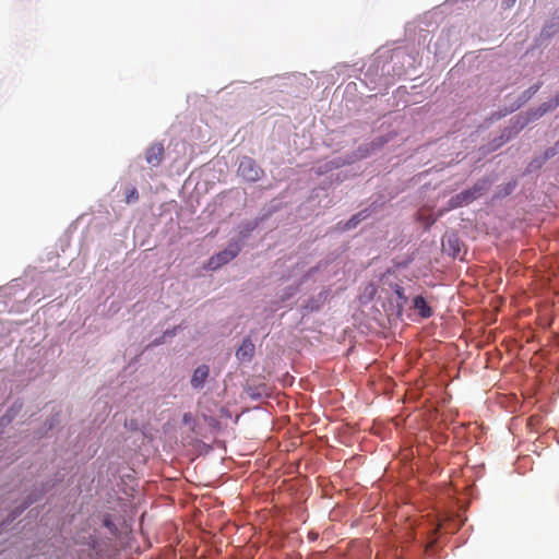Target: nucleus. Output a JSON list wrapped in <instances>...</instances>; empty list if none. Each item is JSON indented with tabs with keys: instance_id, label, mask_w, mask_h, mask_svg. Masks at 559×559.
I'll return each instance as SVG.
<instances>
[{
	"instance_id": "12",
	"label": "nucleus",
	"mask_w": 559,
	"mask_h": 559,
	"mask_svg": "<svg viewBox=\"0 0 559 559\" xmlns=\"http://www.w3.org/2000/svg\"><path fill=\"white\" fill-rule=\"evenodd\" d=\"M127 203L134 202L138 200V191L135 188L126 191Z\"/></svg>"
},
{
	"instance_id": "16",
	"label": "nucleus",
	"mask_w": 559,
	"mask_h": 559,
	"mask_svg": "<svg viewBox=\"0 0 559 559\" xmlns=\"http://www.w3.org/2000/svg\"><path fill=\"white\" fill-rule=\"evenodd\" d=\"M514 187H515V183H508L504 194L507 195V194L511 193L512 190L514 189Z\"/></svg>"
},
{
	"instance_id": "1",
	"label": "nucleus",
	"mask_w": 559,
	"mask_h": 559,
	"mask_svg": "<svg viewBox=\"0 0 559 559\" xmlns=\"http://www.w3.org/2000/svg\"><path fill=\"white\" fill-rule=\"evenodd\" d=\"M490 187V181L483 179L477 181L471 189L464 190L449 200L448 210L465 206L481 197Z\"/></svg>"
},
{
	"instance_id": "15",
	"label": "nucleus",
	"mask_w": 559,
	"mask_h": 559,
	"mask_svg": "<svg viewBox=\"0 0 559 559\" xmlns=\"http://www.w3.org/2000/svg\"><path fill=\"white\" fill-rule=\"evenodd\" d=\"M515 2H516V0H503V3H502V4H503V7H504L506 9H509V8H511Z\"/></svg>"
},
{
	"instance_id": "7",
	"label": "nucleus",
	"mask_w": 559,
	"mask_h": 559,
	"mask_svg": "<svg viewBox=\"0 0 559 559\" xmlns=\"http://www.w3.org/2000/svg\"><path fill=\"white\" fill-rule=\"evenodd\" d=\"M103 524L105 527L108 528L110 535L119 538L121 544H127L130 533V528L128 525H124L123 528L118 533L116 525L114 524L109 516L104 518Z\"/></svg>"
},
{
	"instance_id": "17",
	"label": "nucleus",
	"mask_w": 559,
	"mask_h": 559,
	"mask_svg": "<svg viewBox=\"0 0 559 559\" xmlns=\"http://www.w3.org/2000/svg\"><path fill=\"white\" fill-rule=\"evenodd\" d=\"M126 426H129V427H130V429H132V430H136V426H135V424L133 423V420H130L129 423L127 421V423H126Z\"/></svg>"
},
{
	"instance_id": "6",
	"label": "nucleus",
	"mask_w": 559,
	"mask_h": 559,
	"mask_svg": "<svg viewBox=\"0 0 559 559\" xmlns=\"http://www.w3.org/2000/svg\"><path fill=\"white\" fill-rule=\"evenodd\" d=\"M163 155L164 146L162 142H156L147 148L145 159L150 165L157 166L162 162Z\"/></svg>"
},
{
	"instance_id": "9",
	"label": "nucleus",
	"mask_w": 559,
	"mask_h": 559,
	"mask_svg": "<svg viewBox=\"0 0 559 559\" xmlns=\"http://www.w3.org/2000/svg\"><path fill=\"white\" fill-rule=\"evenodd\" d=\"M413 304L421 318L427 319L432 316V309L427 305V301L423 296H416Z\"/></svg>"
},
{
	"instance_id": "19",
	"label": "nucleus",
	"mask_w": 559,
	"mask_h": 559,
	"mask_svg": "<svg viewBox=\"0 0 559 559\" xmlns=\"http://www.w3.org/2000/svg\"><path fill=\"white\" fill-rule=\"evenodd\" d=\"M539 87H540V85L537 84V85L532 86L528 91L534 94L539 90Z\"/></svg>"
},
{
	"instance_id": "8",
	"label": "nucleus",
	"mask_w": 559,
	"mask_h": 559,
	"mask_svg": "<svg viewBox=\"0 0 559 559\" xmlns=\"http://www.w3.org/2000/svg\"><path fill=\"white\" fill-rule=\"evenodd\" d=\"M254 344L250 338H245L236 352V357L240 361H250L254 355Z\"/></svg>"
},
{
	"instance_id": "18",
	"label": "nucleus",
	"mask_w": 559,
	"mask_h": 559,
	"mask_svg": "<svg viewBox=\"0 0 559 559\" xmlns=\"http://www.w3.org/2000/svg\"><path fill=\"white\" fill-rule=\"evenodd\" d=\"M319 307H320L319 305H316V306L314 305H306V308L311 311L319 309Z\"/></svg>"
},
{
	"instance_id": "3",
	"label": "nucleus",
	"mask_w": 559,
	"mask_h": 559,
	"mask_svg": "<svg viewBox=\"0 0 559 559\" xmlns=\"http://www.w3.org/2000/svg\"><path fill=\"white\" fill-rule=\"evenodd\" d=\"M238 174L247 181H257L261 178L263 170L252 158L242 157L239 163Z\"/></svg>"
},
{
	"instance_id": "2",
	"label": "nucleus",
	"mask_w": 559,
	"mask_h": 559,
	"mask_svg": "<svg viewBox=\"0 0 559 559\" xmlns=\"http://www.w3.org/2000/svg\"><path fill=\"white\" fill-rule=\"evenodd\" d=\"M239 253V247L237 245H230L223 251L211 257L206 263V269L211 271H215L221 266L227 264L231 260H234Z\"/></svg>"
},
{
	"instance_id": "14",
	"label": "nucleus",
	"mask_w": 559,
	"mask_h": 559,
	"mask_svg": "<svg viewBox=\"0 0 559 559\" xmlns=\"http://www.w3.org/2000/svg\"><path fill=\"white\" fill-rule=\"evenodd\" d=\"M395 294L397 295V297L403 300L404 302L407 300L405 295H404V290L402 287L397 286L396 289H395Z\"/></svg>"
},
{
	"instance_id": "10",
	"label": "nucleus",
	"mask_w": 559,
	"mask_h": 559,
	"mask_svg": "<svg viewBox=\"0 0 559 559\" xmlns=\"http://www.w3.org/2000/svg\"><path fill=\"white\" fill-rule=\"evenodd\" d=\"M369 216L368 211H361L355 214L344 226V229L355 228L360 222L365 221Z\"/></svg>"
},
{
	"instance_id": "11",
	"label": "nucleus",
	"mask_w": 559,
	"mask_h": 559,
	"mask_svg": "<svg viewBox=\"0 0 559 559\" xmlns=\"http://www.w3.org/2000/svg\"><path fill=\"white\" fill-rule=\"evenodd\" d=\"M557 106H559V94L549 103H545L542 105L540 109V115L549 111V110H552L555 109Z\"/></svg>"
},
{
	"instance_id": "4",
	"label": "nucleus",
	"mask_w": 559,
	"mask_h": 559,
	"mask_svg": "<svg viewBox=\"0 0 559 559\" xmlns=\"http://www.w3.org/2000/svg\"><path fill=\"white\" fill-rule=\"evenodd\" d=\"M442 247L453 258L461 252V243L459 237L454 233H447L442 239Z\"/></svg>"
},
{
	"instance_id": "13",
	"label": "nucleus",
	"mask_w": 559,
	"mask_h": 559,
	"mask_svg": "<svg viewBox=\"0 0 559 559\" xmlns=\"http://www.w3.org/2000/svg\"><path fill=\"white\" fill-rule=\"evenodd\" d=\"M182 423L189 426L191 429L194 427V417L191 413H185L182 416Z\"/></svg>"
},
{
	"instance_id": "5",
	"label": "nucleus",
	"mask_w": 559,
	"mask_h": 559,
	"mask_svg": "<svg viewBox=\"0 0 559 559\" xmlns=\"http://www.w3.org/2000/svg\"><path fill=\"white\" fill-rule=\"evenodd\" d=\"M210 376V368L207 365H201L193 371L191 377V386L195 390L203 389L207 378Z\"/></svg>"
}]
</instances>
